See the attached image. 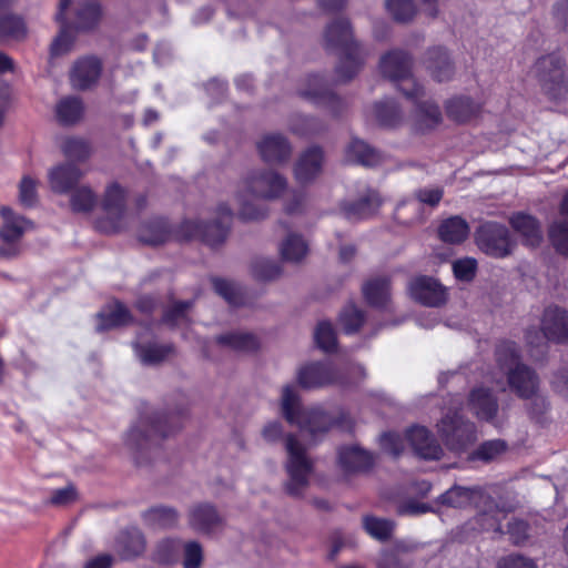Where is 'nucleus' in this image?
<instances>
[{
    "label": "nucleus",
    "instance_id": "50",
    "mask_svg": "<svg viewBox=\"0 0 568 568\" xmlns=\"http://www.w3.org/2000/svg\"><path fill=\"white\" fill-rule=\"evenodd\" d=\"M97 195L90 186L82 185L71 192L70 205L73 212H90L97 204Z\"/></svg>",
    "mask_w": 568,
    "mask_h": 568
},
{
    "label": "nucleus",
    "instance_id": "14",
    "mask_svg": "<svg viewBox=\"0 0 568 568\" xmlns=\"http://www.w3.org/2000/svg\"><path fill=\"white\" fill-rule=\"evenodd\" d=\"M445 445L454 452H463L476 440L475 425L458 413H448L437 425Z\"/></svg>",
    "mask_w": 568,
    "mask_h": 568
},
{
    "label": "nucleus",
    "instance_id": "3",
    "mask_svg": "<svg viewBox=\"0 0 568 568\" xmlns=\"http://www.w3.org/2000/svg\"><path fill=\"white\" fill-rule=\"evenodd\" d=\"M438 503L453 508H465L473 505L476 509L475 523L481 530L494 531L499 536L505 532L501 521L511 511L503 500H497L480 487L455 485L438 497Z\"/></svg>",
    "mask_w": 568,
    "mask_h": 568
},
{
    "label": "nucleus",
    "instance_id": "36",
    "mask_svg": "<svg viewBox=\"0 0 568 568\" xmlns=\"http://www.w3.org/2000/svg\"><path fill=\"white\" fill-rule=\"evenodd\" d=\"M445 108L447 116L458 123H466L480 112V105L469 97L464 95L449 99Z\"/></svg>",
    "mask_w": 568,
    "mask_h": 568
},
{
    "label": "nucleus",
    "instance_id": "41",
    "mask_svg": "<svg viewBox=\"0 0 568 568\" xmlns=\"http://www.w3.org/2000/svg\"><path fill=\"white\" fill-rule=\"evenodd\" d=\"M170 236L168 224L162 219H154L143 223L139 231V240L149 245H159L164 243Z\"/></svg>",
    "mask_w": 568,
    "mask_h": 568
},
{
    "label": "nucleus",
    "instance_id": "53",
    "mask_svg": "<svg viewBox=\"0 0 568 568\" xmlns=\"http://www.w3.org/2000/svg\"><path fill=\"white\" fill-rule=\"evenodd\" d=\"M183 568H201L204 560V551L202 545L197 540H189L182 542Z\"/></svg>",
    "mask_w": 568,
    "mask_h": 568
},
{
    "label": "nucleus",
    "instance_id": "25",
    "mask_svg": "<svg viewBox=\"0 0 568 568\" xmlns=\"http://www.w3.org/2000/svg\"><path fill=\"white\" fill-rule=\"evenodd\" d=\"M541 329L549 341L567 343L568 311L559 306H548L542 315Z\"/></svg>",
    "mask_w": 568,
    "mask_h": 568
},
{
    "label": "nucleus",
    "instance_id": "49",
    "mask_svg": "<svg viewBox=\"0 0 568 568\" xmlns=\"http://www.w3.org/2000/svg\"><path fill=\"white\" fill-rule=\"evenodd\" d=\"M61 150L69 160L78 162L85 161L91 154L90 143L78 136L65 138Z\"/></svg>",
    "mask_w": 568,
    "mask_h": 568
},
{
    "label": "nucleus",
    "instance_id": "43",
    "mask_svg": "<svg viewBox=\"0 0 568 568\" xmlns=\"http://www.w3.org/2000/svg\"><path fill=\"white\" fill-rule=\"evenodd\" d=\"M182 540L180 538L166 537L161 539L153 551L154 561L162 565H171L179 560Z\"/></svg>",
    "mask_w": 568,
    "mask_h": 568
},
{
    "label": "nucleus",
    "instance_id": "35",
    "mask_svg": "<svg viewBox=\"0 0 568 568\" xmlns=\"http://www.w3.org/2000/svg\"><path fill=\"white\" fill-rule=\"evenodd\" d=\"M427 69L432 77L438 82L449 81L455 68L446 50L434 48L427 53Z\"/></svg>",
    "mask_w": 568,
    "mask_h": 568
},
{
    "label": "nucleus",
    "instance_id": "34",
    "mask_svg": "<svg viewBox=\"0 0 568 568\" xmlns=\"http://www.w3.org/2000/svg\"><path fill=\"white\" fill-rule=\"evenodd\" d=\"M338 464L346 473L363 471L373 465V456L358 446H344L338 449Z\"/></svg>",
    "mask_w": 568,
    "mask_h": 568
},
{
    "label": "nucleus",
    "instance_id": "22",
    "mask_svg": "<svg viewBox=\"0 0 568 568\" xmlns=\"http://www.w3.org/2000/svg\"><path fill=\"white\" fill-rule=\"evenodd\" d=\"M324 153L320 146L305 150L294 165V176L300 184H310L322 173Z\"/></svg>",
    "mask_w": 568,
    "mask_h": 568
},
{
    "label": "nucleus",
    "instance_id": "58",
    "mask_svg": "<svg viewBox=\"0 0 568 568\" xmlns=\"http://www.w3.org/2000/svg\"><path fill=\"white\" fill-rule=\"evenodd\" d=\"M507 449L506 442L501 439H493L483 443L474 453L476 459L484 462L494 460L496 457L505 453Z\"/></svg>",
    "mask_w": 568,
    "mask_h": 568
},
{
    "label": "nucleus",
    "instance_id": "48",
    "mask_svg": "<svg viewBox=\"0 0 568 568\" xmlns=\"http://www.w3.org/2000/svg\"><path fill=\"white\" fill-rule=\"evenodd\" d=\"M121 554L123 558L130 559L142 555L145 550V539L140 530L133 529L122 534Z\"/></svg>",
    "mask_w": 568,
    "mask_h": 568
},
{
    "label": "nucleus",
    "instance_id": "6",
    "mask_svg": "<svg viewBox=\"0 0 568 568\" xmlns=\"http://www.w3.org/2000/svg\"><path fill=\"white\" fill-rule=\"evenodd\" d=\"M496 363L507 377L509 389L519 398L531 397L539 390V376L520 361L519 347L509 341L500 342L495 349Z\"/></svg>",
    "mask_w": 568,
    "mask_h": 568
},
{
    "label": "nucleus",
    "instance_id": "51",
    "mask_svg": "<svg viewBox=\"0 0 568 568\" xmlns=\"http://www.w3.org/2000/svg\"><path fill=\"white\" fill-rule=\"evenodd\" d=\"M193 307V301L173 302L163 314V322L172 327L190 322L189 311Z\"/></svg>",
    "mask_w": 568,
    "mask_h": 568
},
{
    "label": "nucleus",
    "instance_id": "11",
    "mask_svg": "<svg viewBox=\"0 0 568 568\" xmlns=\"http://www.w3.org/2000/svg\"><path fill=\"white\" fill-rule=\"evenodd\" d=\"M233 212L231 207L221 203L216 207V221L203 223L187 220L180 226V235L185 240H201L211 247L223 244L229 235Z\"/></svg>",
    "mask_w": 568,
    "mask_h": 568
},
{
    "label": "nucleus",
    "instance_id": "55",
    "mask_svg": "<svg viewBox=\"0 0 568 568\" xmlns=\"http://www.w3.org/2000/svg\"><path fill=\"white\" fill-rule=\"evenodd\" d=\"M386 7L397 22H408L416 14L413 0H386Z\"/></svg>",
    "mask_w": 568,
    "mask_h": 568
},
{
    "label": "nucleus",
    "instance_id": "60",
    "mask_svg": "<svg viewBox=\"0 0 568 568\" xmlns=\"http://www.w3.org/2000/svg\"><path fill=\"white\" fill-rule=\"evenodd\" d=\"M38 183L30 176H23L19 183V202L26 207H32L38 202Z\"/></svg>",
    "mask_w": 568,
    "mask_h": 568
},
{
    "label": "nucleus",
    "instance_id": "38",
    "mask_svg": "<svg viewBox=\"0 0 568 568\" xmlns=\"http://www.w3.org/2000/svg\"><path fill=\"white\" fill-rule=\"evenodd\" d=\"M215 342L222 347L236 352H251L258 347L255 335L246 332H229L215 337Z\"/></svg>",
    "mask_w": 568,
    "mask_h": 568
},
{
    "label": "nucleus",
    "instance_id": "20",
    "mask_svg": "<svg viewBox=\"0 0 568 568\" xmlns=\"http://www.w3.org/2000/svg\"><path fill=\"white\" fill-rule=\"evenodd\" d=\"M261 159L268 164L286 163L292 155V145L281 133L264 134L256 143Z\"/></svg>",
    "mask_w": 568,
    "mask_h": 568
},
{
    "label": "nucleus",
    "instance_id": "27",
    "mask_svg": "<svg viewBox=\"0 0 568 568\" xmlns=\"http://www.w3.org/2000/svg\"><path fill=\"white\" fill-rule=\"evenodd\" d=\"M509 224L513 230L521 237L525 245L535 247L542 240L540 223L536 217L524 212H517L510 215Z\"/></svg>",
    "mask_w": 568,
    "mask_h": 568
},
{
    "label": "nucleus",
    "instance_id": "19",
    "mask_svg": "<svg viewBox=\"0 0 568 568\" xmlns=\"http://www.w3.org/2000/svg\"><path fill=\"white\" fill-rule=\"evenodd\" d=\"M408 291L413 300L425 306L437 307L446 302L445 288L429 276L413 278L408 284Z\"/></svg>",
    "mask_w": 568,
    "mask_h": 568
},
{
    "label": "nucleus",
    "instance_id": "46",
    "mask_svg": "<svg viewBox=\"0 0 568 568\" xmlns=\"http://www.w3.org/2000/svg\"><path fill=\"white\" fill-rule=\"evenodd\" d=\"M363 526L371 537L379 541L389 539L395 529L393 520L375 516H365L363 518Z\"/></svg>",
    "mask_w": 568,
    "mask_h": 568
},
{
    "label": "nucleus",
    "instance_id": "23",
    "mask_svg": "<svg viewBox=\"0 0 568 568\" xmlns=\"http://www.w3.org/2000/svg\"><path fill=\"white\" fill-rule=\"evenodd\" d=\"M84 172L73 163H61L51 168L48 172V181L50 189L58 194L71 193Z\"/></svg>",
    "mask_w": 568,
    "mask_h": 568
},
{
    "label": "nucleus",
    "instance_id": "4",
    "mask_svg": "<svg viewBox=\"0 0 568 568\" xmlns=\"http://www.w3.org/2000/svg\"><path fill=\"white\" fill-rule=\"evenodd\" d=\"M187 405L182 402L163 410L142 416L128 434V445L132 449L143 450L158 440L179 432L187 418Z\"/></svg>",
    "mask_w": 568,
    "mask_h": 568
},
{
    "label": "nucleus",
    "instance_id": "52",
    "mask_svg": "<svg viewBox=\"0 0 568 568\" xmlns=\"http://www.w3.org/2000/svg\"><path fill=\"white\" fill-rule=\"evenodd\" d=\"M364 321V312L355 305H347L339 314V323L346 334L358 332Z\"/></svg>",
    "mask_w": 568,
    "mask_h": 568
},
{
    "label": "nucleus",
    "instance_id": "29",
    "mask_svg": "<svg viewBox=\"0 0 568 568\" xmlns=\"http://www.w3.org/2000/svg\"><path fill=\"white\" fill-rule=\"evenodd\" d=\"M141 516L144 525L154 530L176 528L180 521L179 510L166 505L152 506Z\"/></svg>",
    "mask_w": 568,
    "mask_h": 568
},
{
    "label": "nucleus",
    "instance_id": "39",
    "mask_svg": "<svg viewBox=\"0 0 568 568\" xmlns=\"http://www.w3.org/2000/svg\"><path fill=\"white\" fill-rule=\"evenodd\" d=\"M134 348L138 357L145 365L160 364L174 352V347L171 344H142L140 342H135Z\"/></svg>",
    "mask_w": 568,
    "mask_h": 568
},
{
    "label": "nucleus",
    "instance_id": "1",
    "mask_svg": "<svg viewBox=\"0 0 568 568\" xmlns=\"http://www.w3.org/2000/svg\"><path fill=\"white\" fill-rule=\"evenodd\" d=\"M261 435L268 444L284 443L287 453L285 462L287 479L284 483V490L293 498H303L314 471V462L307 455L305 446L295 435H285L283 425L278 420L266 423L261 430Z\"/></svg>",
    "mask_w": 568,
    "mask_h": 568
},
{
    "label": "nucleus",
    "instance_id": "2",
    "mask_svg": "<svg viewBox=\"0 0 568 568\" xmlns=\"http://www.w3.org/2000/svg\"><path fill=\"white\" fill-rule=\"evenodd\" d=\"M287 189V179L273 169H255L244 176L242 190L235 195L237 214L244 221H257L267 215L263 205L248 201L247 197L273 201L281 197Z\"/></svg>",
    "mask_w": 568,
    "mask_h": 568
},
{
    "label": "nucleus",
    "instance_id": "24",
    "mask_svg": "<svg viewBox=\"0 0 568 568\" xmlns=\"http://www.w3.org/2000/svg\"><path fill=\"white\" fill-rule=\"evenodd\" d=\"M0 214L3 223L0 227V239L6 246L18 248V242L23 234L33 227V223L22 215L16 214L10 207L2 206Z\"/></svg>",
    "mask_w": 568,
    "mask_h": 568
},
{
    "label": "nucleus",
    "instance_id": "26",
    "mask_svg": "<svg viewBox=\"0 0 568 568\" xmlns=\"http://www.w3.org/2000/svg\"><path fill=\"white\" fill-rule=\"evenodd\" d=\"M406 438L419 457L425 459L440 458L443 449L427 428L414 426L407 430Z\"/></svg>",
    "mask_w": 568,
    "mask_h": 568
},
{
    "label": "nucleus",
    "instance_id": "10",
    "mask_svg": "<svg viewBox=\"0 0 568 568\" xmlns=\"http://www.w3.org/2000/svg\"><path fill=\"white\" fill-rule=\"evenodd\" d=\"M412 57L404 50L395 49L382 55L379 69L384 78L396 82L407 99L424 97V88L412 75Z\"/></svg>",
    "mask_w": 568,
    "mask_h": 568
},
{
    "label": "nucleus",
    "instance_id": "44",
    "mask_svg": "<svg viewBox=\"0 0 568 568\" xmlns=\"http://www.w3.org/2000/svg\"><path fill=\"white\" fill-rule=\"evenodd\" d=\"M130 311L120 302H116L113 308L108 313L99 314V324L97 329L102 332L114 327L126 325L131 322Z\"/></svg>",
    "mask_w": 568,
    "mask_h": 568
},
{
    "label": "nucleus",
    "instance_id": "42",
    "mask_svg": "<svg viewBox=\"0 0 568 568\" xmlns=\"http://www.w3.org/2000/svg\"><path fill=\"white\" fill-rule=\"evenodd\" d=\"M308 252L305 240L295 233H290L280 244L282 260L290 263H300Z\"/></svg>",
    "mask_w": 568,
    "mask_h": 568
},
{
    "label": "nucleus",
    "instance_id": "12",
    "mask_svg": "<svg viewBox=\"0 0 568 568\" xmlns=\"http://www.w3.org/2000/svg\"><path fill=\"white\" fill-rule=\"evenodd\" d=\"M534 73L542 91L551 100H558L567 93L565 61L558 53L540 57L534 65Z\"/></svg>",
    "mask_w": 568,
    "mask_h": 568
},
{
    "label": "nucleus",
    "instance_id": "45",
    "mask_svg": "<svg viewBox=\"0 0 568 568\" xmlns=\"http://www.w3.org/2000/svg\"><path fill=\"white\" fill-rule=\"evenodd\" d=\"M251 273L257 281L268 282L278 278L282 273V266L278 262L267 257H256L251 264Z\"/></svg>",
    "mask_w": 568,
    "mask_h": 568
},
{
    "label": "nucleus",
    "instance_id": "37",
    "mask_svg": "<svg viewBox=\"0 0 568 568\" xmlns=\"http://www.w3.org/2000/svg\"><path fill=\"white\" fill-rule=\"evenodd\" d=\"M469 234L468 223L460 216H450L443 221L438 227V235L443 242L459 244L464 242Z\"/></svg>",
    "mask_w": 568,
    "mask_h": 568
},
{
    "label": "nucleus",
    "instance_id": "16",
    "mask_svg": "<svg viewBox=\"0 0 568 568\" xmlns=\"http://www.w3.org/2000/svg\"><path fill=\"white\" fill-rule=\"evenodd\" d=\"M419 544L406 539H397L390 545L382 547L373 562L375 568H414V554Z\"/></svg>",
    "mask_w": 568,
    "mask_h": 568
},
{
    "label": "nucleus",
    "instance_id": "31",
    "mask_svg": "<svg viewBox=\"0 0 568 568\" xmlns=\"http://www.w3.org/2000/svg\"><path fill=\"white\" fill-rule=\"evenodd\" d=\"M469 409L480 419L491 422L498 412V402L489 388L477 387L469 394Z\"/></svg>",
    "mask_w": 568,
    "mask_h": 568
},
{
    "label": "nucleus",
    "instance_id": "32",
    "mask_svg": "<svg viewBox=\"0 0 568 568\" xmlns=\"http://www.w3.org/2000/svg\"><path fill=\"white\" fill-rule=\"evenodd\" d=\"M382 204L381 196L375 191H367L358 200L347 202L342 206L344 216L351 221H357L369 217Z\"/></svg>",
    "mask_w": 568,
    "mask_h": 568
},
{
    "label": "nucleus",
    "instance_id": "9",
    "mask_svg": "<svg viewBox=\"0 0 568 568\" xmlns=\"http://www.w3.org/2000/svg\"><path fill=\"white\" fill-rule=\"evenodd\" d=\"M365 377V369L361 365H352L346 372H341L329 363L313 362L303 365L297 371L298 385L306 389L321 388L333 384L349 387L357 385Z\"/></svg>",
    "mask_w": 568,
    "mask_h": 568
},
{
    "label": "nucleus",
    "instance_id": "63",
    "mask_svg": "<svg viewBox=\"0 0 568 568\" xmlns=\"http://www.w3.org/2000/svg\"><path fill=\"white\" fill-rule=\"evenodd\" d=\"M525 399L528 400L526 404L528 415L530 418L539 422L549 408L548 399L544 395L539 394V390L531 397Z\"/></svg>",
    "mask_w": 568,
    "mask_h": 568
},
{
    "label": "nucleus",
    "instance_id": "33",
    "mask_svg": "<svg viewBox=\"0 0 568 568\" xmlns=\"http://www.w3.org/2000/svg\"><path fill=\"white\" fill-rule=\"evenodd\" d=\"M84 103L81 98L69 95L60 99L54 108L58 123L63 126L78 124L84 116Z\"/></svg>",
    "mask_w": 568,
    "mask_h": 568
},
{
    "label": "nucleus",
    "instance_id": "5",
    "mask_svg": "<svg viewBox=\"0 0 568 568\" xmlns=\"http://www.w3.org/2000/svg\"><path fill=\"white\" fill-rule=\"evenodd\" d=\"M325 45L328 50L341 53L336 67V75L341 82L353 79L363 67L366 58L364 49L353 40L349 21L337 19L328 24L324 32Z\"/></svg>",
    "mask_w": 568,
    "mask_h": 568
},
{
    "label": "nucleus",
    "instance_id": "59",
    "mask_svg": "<svg viewBox=\"0 0 568 568\" xmlns=\"http://www.w3.org/2000/svg\"><path fill=\"white\" fill-rule=\"evenodd\" d=\"M214 291L222 296L229 304L237 305L241 302V294L235 283L214 277L212 278Z\"/></svg>",
    "mask_w": 568,
    "mask_h": 568
},
{
    "label": "nucleus",
    "instance_id": "21",
    "mask_svg": "<svg viewBox=\"0 0 568 568\" xmlns=\"http://www.w3.org/2000/svg\"><path fill=\"white\" fill-rule=\"evenodd\" d=\"M102 73V63L95 57L77 60L70 71V83L73 89L87 91L94 88Z\"/></svg>",
    "mask_w": 568,
    "mask_h": 568
},
{
    "label": "nucleus",
    "instance_id": "47",
    "mask_svg": "<svg viewBox=\"0 0 568 568\" xmlns=\"http://www.w3.org/2000/svg\"><path fill=\"white\" fill-rule=\"evenodd\" d=\"M376 120L385 126H395L400 123L403 115L397 103L392 100H383L374 105Z\"/></svg>",
    "mask_w": 568,
    "mask_h": 568
},
{
    "label": "nucleus",
    "instance_id": "61",
    "mask_svg": "<svg viewBox=\"0 0 568 568\" xmlns=\"http://www.w3.org/2000/svg\"><path fill=\"white\" fill-rule=\"evenodd\" d=\"M413 195L420 204L434 209L438 206L443 200L444 189L442 186L419 187L414 191Z\"/></svg>",
    "mask_w": 568,
    "mask_h": 568
},
{
    "label": "nucleus",
    "instance_id": "57",
    "mask_svg": "<svg viewBox=\"0 0 568 568\" xmlns=\"http://www.w3.org/2000/svg\"><path fill=\"white\" fill-rule=\"evenodd\" d=\"M26 28L23 21L11 14L0 16V36L11 37L14 39L23 38Z\"/></svg>",
    "mask_w": 568,
    "mask_h": 568
},
{
    "label": "nucleus",
    "instance_id": "7",
    "mask_svg": "<svg viewBox=\"0 0 568 568\" xmlns=\"http://www.w3.org/2000/svg\"><path fill=\"white\" fill-rule=\"evenodd\" d=\"M281 410L284 418L292 425H297L302 433L308 434L316 440L326 434L334 425V418L320 408L302 409L300 396L292 385L282 389Z\"/></svg>",
    "mask_w": 568,
    "mask_h": 568
},
{
    "label": "nucleus",
    "instance_id": "62",
    "mask_svg": "<svg viewBox=\"0 0 568 568\" xmlns=\"http://www.w3.org/2000/svg\"><path fill=\"white\" fill-rule=\"evenodd\" d=\"M291 130L298 135H311L317 133L321 126L314 118L297 114L291 121Z\"/></svg>",
    "mask_w": 568,
    "mask_h": 568
},
{
    "label": "nucleus",
    "instance_id": "13",
    "mask_svg": "<svg viewBox=\"0 0 568 568\" xmlns=\"http://www.w3.org/2000/svg\"><path fill=\"white\" fill-rule=\"evenodd\" d=\"M475 241L483 253L495 258L509 256L516 246L509 230L495 221L481 223L475 232Z\"/></svg>",
    "mask_w": 568,
    "mask_h": 568
},
{
    "label": "nucleus",
    "instance_id": "64",
    "mask_svg": "<svg viewBox=\"0 0 568 568\" xmlns=\"http://www.w3.org/2000/svg\"><path fill=\"white\" fill-rule=\"evenodd\" d=\"M497 568H537L535 561L519 554H511L501 557L497 562Z\"/></svg>",
    "mask_w": 568,
    "mask_h": 568
},
{
    "label": "nucleus",
    "instance_id": "8",
    "mask_svg": "<svg viewBox=\"0 0 568 568\" xmlns=\"http://www.w3.org/2000/svg\"><path fill=\"white\" fill-rule=\"evenodd\" d=\"M71 0H60L59 11L55 14L57 21L61 22L60 33L55 37L51 44L52 55H62L71 50L74 41L73 30H90L94 28L101 18V7L97 1L79 2L75 10L74 24L64 22V11L69 7Z\"/></svg>",
    "mask_w": 568,
    "mask_h": 568
},
{
    "label": "nucleus",
    "instance_id": "40",
    "mask_svg": "<svg viewBox=\"0 0 568 568\" xmlns=\"http://www.w3.org/2000/svg\"><path fill=\"white\" fill-rule=\"evenodd\" d=\"M366 302L375 307H383L389 298V281L376 277L367 281L362 287Z\"/></svg>",
    "mask_w": 568,
    "mask_h": 568
},
{
    "label": "nucleus",
    "instance_id": "28",
    "mask_svg": "<svg viewBox=\"0 0 568 568\" xmlns=\"http://www.w3.org/2000/svg\"><path fill=\"white\" fill-rule=\"evenodd\" d=\"M422 97L414 99L416 106L412 115V126L416 132L425 133L435 129L443 120L439 106L430 101H418Z\"/></svg>",
    "mask_w": 568,
    "mask_h": 568
},
{
    "label": "nucleus",
    "instance_id": "56",
    "mask_svg": "<svg viewBox=\"0 0 568 568\" xmlns=\"http://www.w3.org/2000/svg\"><path fill=\"white\" fill-rule=\"evenodd\" d=\"M549 239L559 253L568 255V221H555L549 227Z\"/></svg>",
    "mask_w": 568,
    "mask_h": 568
},
{
    "label": "nucleus",
    "instance_id": "15",
    "mask_svg": "<svg viewBox=\"0 0 568 568\" xmlns=\"http://www.w3.org/2000/svg\"><path fill=\"white\" fill-rule=\"evenodd\" d=\"M189 527L196 534L203 536H215L221 534L226 519L217 507L211 503L202 501L192 505L186 514Z\"/></svg>",
    "mask_w": 568,
    "mask_h": 568
},
{
    "label": "nucleus",
    "instance_id": "54",
    "mask_svg": "<svg viewBox=\"0 0 568 568\" xmlns=\"http://www.w3.org/2000/svg\"><path fill=\"white\" fill-rule=\"evenodd\" d=\"M316 345L324 352H332L336 348V333L329 322H320L314 332Z\"/></svg>",
    "mask_w": 568,
    "mask_h": 568
},
{
    "label": "nucleus",
    "instance_id": "30",
    "mask_svg": "<svg viewBox=\"0 0 568 568\" xmlns=\"http://www.w3.org/2000/svg\"><path fill=\"white\" fill-rule=\"evenodd\" d=\"M345 161L363 166H375L383 162V154L358 138H352L345 146Z\"/></svg>",
    "mask_w": 568,
    "mask_h": 568
},
{
    "label": "nucleus",
    "instance_id": "17",
    "mask_svg": "<svg viewBox=\"0 0 568 568\" xmlns=\"http://www.w3.org/2000/svg\"><path fill=\"white\" fill-rule=\"evenodd\" d=\"M126 192L118 183L110 184L104 193L102 206L106 213L109 226H103L105 232L116 233L128 224V212L125 207Z\"/></svg>",
    "mask_w": 568,
    "mask_h": 568
},
{
    "label": "nucleus",
    "instance_id": "18",
    "mask_svg": "<svg viewBox=\"0 0 568 568\" xmlns=\"http://www.w3.org/2000/svg\"><path fill=\"white\" fill-rule=\"evenodd\" d=\"M298 94L317 105L326 106L334 114H338L344 105L342 99L317 74L305 78L298 88Z\"/></svg>",
    "mask_w": 568,
    "mask_h": 568
}]
</instances>
